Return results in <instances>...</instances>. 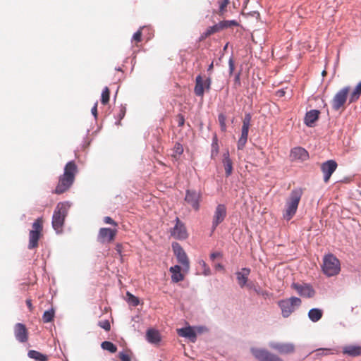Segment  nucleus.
<instances>
[{
    "label": "nucleus",
    "instance_id": "obj_47",
    "mask_svg": "<svg viewBox=\"0 0 361 361\" xmlns=\"http://www.w3.org/2000/svg\"><path fill=\"white\" fill-rule=\"evenodd\" d=\"M125 114H126V107L121 106L120 109V111H119V114L118 115L119 120H121L125 116Z\"/></svg>",
    "mask_w": 361,
    "mask_h": 361
},
{
    "label": "nucleus",
    "instance_id": "obj_52",
    "mask_svg": "<svg viewBox=\"0 0 361 361\" xmlns=\"http://www.w3.org/2000/svg\"><path fill=\"white\" fill-rule=\"evenodd\" d=\"M221 257V254L219 252H213L210 255V258L212 259V260H214L217 257Z\"/></svg>",
    "mask_w": 361,
    "mask_h": 361
},
{
    "label": "nucleus",
    "instance_id": "obj_35",
    "mask_svg": "<svg viewBox=\"0 0 361 361\" xmlns=\"http://www.w3.org/2000/svg\"><path fill=\"white\" fill-rule=\"evenodd\" d=\"M126 296L128 297L127 301L129 304L132 305L134 307H136L139 305L140 300L137 297H135L130 292H127Z\"/></svg>",
    "mask_w": 361,
    "mask_h": 361
},
{
    "label": "nucleus",
    "instance_id": "obj_14",
    "mask_svg": "<svg viewBox=\"0 0 361 361\" xmlns=\"http://www.w3.org/2000/svg\"><path fill=\"white\" fill-rule=\"evenodd\" d=\"M337 163L333 159L327 160L321 165V170L324 173V181L327 183L333 173L337 168Z\"/></svg>",
    "mask_w": 361,
    "mask_h": 361
},
{
    "label": "nucleus",
    "instance_id": "obj_20",
    "mask_svg": "<svg viewBox=\"0 0 361 361\" xmlns=\"http://www.w3.org/2000/svg\"><path fill=\"white\" fill-rule=\"evenodd\" d=\"M320 111L312 109L307 111L304 117V123L310 128L314 126V123L319 119Z\"/></svg>",
    "mask_w": 361,
    "mask_h": 361
},
{
    "label": "nucleus",
    "instance_id": "obj_22",
    "mask_svg": "<svg viewBox=\"0 0 361 361\" xmlns=\"http://www.w3.org/2000/svg\"><path fill=\"white\" fill-rule=\"evenodd\" d=\"M290 157L294 160L298 159L305 161L308 159L309 154L305 149L301 147H297L291 149Z\"/></svg>",
    "mask_w": 361,
    "mask_h": 361
},
{
    "label": "nucleus",
    "instance_id": "obj_41",
    "mask_svg": "<svg viewBox=\"0 0 361 361\" xmlns=\"http://www.w3.org/2000/svg\"><path fill=\"white\" fill-rule=\"evenodd\" d=\"M226 116L223 114H220L218 116V120L221 126V128L223 131L226 130Z\"/></svg>",
    "mask_w": 361,
    "mask_h": 361
},
{
    "label": "nucleus",
    "instance_id": "obj_34",
    "mask_svg": "<svg viewBox=\"0 0 361 361\" xmlns=\"http://www.w3.org/2000/svg\"><path fill=\"white\" fill-rule=\"evenodd\" d=\"M110 98V90L109 87H105L102 92L101 102L102 104L106 105L109 103Z\"/></svg>",
    "mask_w": 361,
    "mask_h": 361
},
{
    "label": "nucleus",
    "instance_id": "obj_12",
    "mask_svg": "<svg viewBox=\"0 0 361 361\" xmlns=\"http://www.w3.org/2000/svg\"><path fill=\"white\" fill-rule=\"evenodd\" d=\"M269 346L281 355L290 354L295 351V345L292 343L271 341L269 343Z\"/></svg>",
    "mask_w": 361,
    "mask_h": 361
},
{
    "label": "nucleus",
    "instance_id": "obj_44",
    "mask_svg": "<svg viewBox=\"0 0 361 361\" xmlns=\"http://www.w3.org/2000/svg\"><path fill=\"white\" fill-rule=\"evenodd\" d=\"M104 221L106 224H111V225H113L114 226H118V224L114 220H113L111 217H109V216L104 217Z\"/></svg>",
    "mask_w": 361,
    "mask_h": 361
},
{
    "label": "nucleus",
    "instance_id": "obj_49",
    "mask_svg": "<svg viewBox=\"0 0 361 361\" xmlns=\"http://www.w3.org/2000/svg\"><path fill=\"white\" fill-rule=\"evenodd\" d=\"M250 18L252 17L257 20L259 18V13L258 11H250L249 13Z\"/></svg>",
    "mask_w": 361,
    "mask_h": 361
},
{
    "label": "nucleus",
    "instance_id": "obj_27",
    "mask_svg": "<svg viewBox=\"0 0 361 361\" xmlns=\"http://www.w3.org/2000/svg\"><path fill=\"white\" fill-rule=\"evenodd\" d=\"M223 164L226 176H229L232 173L233 163L229 157L228 152L224 154Z\"/></svg>",
    "mask_w": 361,
    "mask_h": 361
},
{
    "label": "nucleus",
    "instance_id": "obj_51",
    "mask_svg": "<svg viewBox=\"0 0 361 361\" xmlns=\"http://www.w3.org/2000/svg\"><path fill=\"white\" fill-rule=\"evenodd\" d=\"M92 114L94 115V118H96L97 116V103L94 104V106L92 108Z\"/></svg>",
    "mask_w": 361,
    "mask_h": 361
},
{
    "label": "nucleus",
    "instance_id": "obj_6",
    "mask_svg": "<svg viewBox=\"0 0 361 361\" xmlns=\"http://www.w3.org/2000/svg\"><path fill=\"white\" fill-rule=\"evenodd\" d=\"M32 229L29 233L28 248L30 250L35 249L38 247V241L42 235L43 230V219L39 217L32 224Z\"/></svg>",
    "mask_w": 361,
    "mask_h": 361
},
{
    "label": "nucleus",
    "instance_id": "obj_56",
    "mask_svg": "<svg viewBox=\"0 0 361 361\" xmlns=\"http://www.w3.org/2000/svg\"><path fill=\"white\" fill-rule=\"evenodd\" d=\"M213 63H212L209 66V68H208V71H212V68H213Z\"/></svg>",
    "mask_w": 361,
    "mask_h": 361
},
{
    "label": "nucleus",
    "instance_id": "obj_19",
    "mask_svg": "<svg viewBox=\"0 0 361 361\" xmlns=\"http://www.w3.org/2000/svg\"><path fill=\"white\" fill-rule=\"evenodd\" d=\"M248 114L245 115L243 120V126L242 128L241 136L238 141V149H243L247 141V134H248Z\"/></svg>",
    "mask_w": 361,
    "mask_h": 361
},
{
    "label": "nucleus",
    "instance_id": "obj_43",
    "mask_svg": "<svg viewBox=\"0 0 361 361\" xmlns=\"http://www.w3.org/2000/svg\"><path fill=\"white\" fill-rule=\"evenodd\" d=\"M176 121H177V123H178V126L179 127L183 126L184 123H185V118H184V116L182 114H178L176 116Z\"/></svg>",
    "mask_w": 361,
    "mask_h": 361
},
{
    "label": "nucleus",
    "instance_id": "obj_37",
    "mask_svg": "<svg viewBox=\"0 0 361 361\" xmlns=\"http://www.w3.org/2000/svg\"><path fill=\"white\" fill-rule=\"evenodd\" d=\"M173 157H176V155H180L183 152V147L181 144L176 142L173 147Z\"/></svg>",
    "mask_w": 361,
    "mask_h": 361
},
{
    "label": "nucleus",
    "instance_id": "obj_18",
    "mask_svg": "<svg viewBox=\"0 0 361 361\" xmlns=\"http://www.w3.org/2000/svg\"><path fill=\"white\" fill-rule=\"evenodd\" d=\"M14 335L19 342H26L28 339V332L25 325L22 323H17L14 326Z\"/></svg>",
    "mask_w": 361,
    "mask_h": 361
},
{
    "label": "nucleus",
    "instance_id": "obj_8",
    "mask_svg": "<svg viewBox=\"0 0 361 361\" xmlns=\"http://www.w3.org/2000/svg\"><path fill=\"white\" fill-rule=\"evenodd\" d=\"M250 350L255 357L259 361H283L278 355L264 348H252Z\"/></svg>",
    "mask_w": 361,
    "mask_h": 361
},
{
    "label": "nucleus",
    "instance_id": "obj_11",
    "mask_svg": "<svg viewBox=\"0 0 361 361\" xmlns=\"http://www.w3.org/2000/svg\"><path fill=\"white\" fill-rule=\"evenodd\" d=\"M291 287L296 290L298 295L303 298H313L316 293L315 290L310 283L300 284L298 283H293Z\"/></svg>",
    "mask_w": 361,
    "mask_h": 361
},
{
    "label": "nucleus",
    "instance_id": "obj_1",
    "mask_svg": "<svg viewBox=\"0 0 361 361\" xmlns=\"http://www.w3.org/2000/svg\"><path fill=\"white\" fill-rule=\"evenodd\" d=\"M78 173V166L74 161L68 162L64 167L63 173L59 176V183L54 190L56 194H62L68 190L73 185L75 175Z\"/></svg>",
    "mask_w": 361,
    "mask_h": 361
},
{
    "label": "nucleus",
    "instance_id": "obj_57",
    "mask_svg": "<svg viewBox=\"0 0 361 361\" xmlns=\"http://www.w3.org/2000/svg\"><path fill=\"white\" fill-rule=\"evenodd\" d=\"M279 93L280 96L283 95L284 94V91L283 90H279Z\"/></svg>",
    "mask_w": 361,
    "mask_h": 361
},
{
    "label": "nucleus",
    "instance_id": "obj_26",
    "mask_svg": "<svg viewBox=\"0 0 361 361\" xmlns=\"http://www.w3.org/2000/svg\"><path fill=\"white\" fill-rule=\"evenodd\" d=\"M308 318L312 322H317L323 316V311L322 309L314 307L309 310L307 314Z\"/></svg>",
    "mask_w": 361,
    "mask_h": 361
},
{
    "label": "nucleus",
    "instance_id": "obj_29",
    "mask_svg": "<svg viewBox=\"0 0 361 361\" xmlns=\"http://www.w3.org/2000/svg\"><path fill=\"white\" fill-rule=\"evenodd\" d=\"M147 339L149 343H157L160 341L159 333L154 329H149L147 331Z\"/></svg>",
    "mask_w": 361,
    "mask_h": 361
},
{
    "label": "nucleus",
    "instance_id": "obj_16",
    "mask_svg": "<svg viewBox=\"0 0 361 361\" xmlns=\"http://www.w3.org/2000/svg\"><path fill=\"white\" fill-rule=\"evenodd\" d=\"M116 234V229L102 228L99 231L98 239L102 243H111L114 240Z\"/></svg>",
    "mask_w": 361,
    "mask_h": 361
},
{
    "label": "nucleus",
    "instance_id": "obj_55",
    "mask_svg": "<svg viewBox=\"0 0 361 361\" xmlns=\"http://www.w3.org/2000/svg\"><path fill=\"white\" fill-rule=\"evenodd\" d=\"M215 268H216V269H224L223 266H222L221 264H216V265L215 266Z\"/></svg>",
    "mask_w": 361,
    "mask_h": 361
},
{
    "label": "nucleus",
    "instance_id": "obj_36",
    "mask_svg": "<svg viewBox=\"0 0 361 361\" xmlns=\"http://www.w3.org/2000/svg\"><path fill=\"white\" fill-rule=\"evenodd\" d=\"M219 153V145L217 143V139L216 137H214L213 140V143L212 145V152H211V157L214 158L216 157Z\"/></svg>",
    "mask_w": 361,
    "mask_h": 361
},
{
    "label": "nucleus",
    "instance_id": "obj_24",
    "mask_svg": "<svg viewBox=\"0 0 361 361\" xmlns=\"http://www.w3.org/2000/svg\"><path fill=\"white\" fill-rule=\"evenodd\" d=\"M171 273V281L173 283H178L184 280V274L181 272V267L179 265H175L170 267Z\"/></svg>",
    "mask_w": 361,
    "mask_h": 361
},
{
    "label": "nucleus",
    "instance_id": "obj_45",
    "mask_svg": "<svg viewBox=\"0 0 361 361\" xmlns=\"http://www.w3.org/2000/svg\"><path fill=\"white\" fill-rule=\"evenodd\" d=\"M200 264L204 267V274L207 276L210 274V269L207 266L204 261L200 262Z\"/></svg>",
    "mask_w": 361,
    "mask_h": 361
},
{
    "label": "nucleus",
    "instance_id": "obj_10",
    "mask_svg": "<svg viewBox=\"0 0 361 361\" xmlns=\"http://www.w3.org/2000/svg\"><path fill=\"white\" fill-rule=\"evenodd\" d=\"M212 80L210 78L203 80L202 77L199 75L195 78V85L194 92L197 97H203L204 90L209 91L211 88Z\"/></svg>",
    "mask_w": 361,
    "mask_h": 361
},
{
    "label": "nucleus",
    "instance_id": "obj_3",
    "mask_svg": "<svg viewBox=\"0 0 361 361\" xmlns=\"http://www.w3.org/2000/svg\"><path fill=\"white\" fill-rule=\"evenodd\" d=\"M71 205L67 202L57 204L52 216V227L57 233L62 231L65 219Z\"/></svg>",
    "mask_w": 361,
    "mask_h": 361
},
{
    "label": "nucleus",
    "instance_id": "obj_31",
    "mask_svg": "<svg viewBox=\"0 0 361 361\" xmlns=\"http://www.w3.org/2000/svg\"><path fill=\"white\" fill-rule=\"evenodd\" d=\"M360 94H361V82H360L357 85V86L355 87L353 92L350 94V98H349V102L353 103V102H356L359 99Z\"/></svg>",
    "mask_w": 361,
    "mask_h": 361
},
{
    "label": "nucleus",
    "instance_id": "obj_7",
    "mask_svg": "<svg viewBox=\"0 0 361 361\" xmlns=\"http://www.w3.org/2000/svg\"><path fill=\"white\" fill-rule=\"evenodd\" d=\"M238 23L235 20H224L213 26L209 27L204 32H203L200 37V40H203L210 35L219 32L221 30L230 27L233 25H237Z\"/></svg>",
    "mask_w": 361,
    "mask_h": 361
},
{
    "label": "nucleus",
    "instance_id": "obj_9",
    "mask_svg": "<svg viewBox=\"0 0 361 361\" xmlns=\"http://www.w3.org/2000/svg\"><path fill=\"white\" fill-rule=\"evenodd\" d=\"M172 247L178 262L183 265V271L187 273L190 269V262L186 253L177 243H173Z\"/></svg>",
    "mask_w": 361,
    "mask_h": 361
},
{
    "label": "nucleus",
    "instance_id": "obj_48",
    "mask_svg": "<svg viewBox=\"0 0 361 361\" xmlns=\"http://www.w3.org/2000/svg\"><path fill=\"white\" fill-rule=\"evenodd\" d=\"M258 32H261L260 30H257V31H255L253 34H252L251 35V38H252V40L255 42L256 44L259 43V44H262V42H264V39H260L258 41H255V35L258 33Z\"/></svg>",
    "mask_w": 361,
    "mask_h": 361
},
{
    "label": "nucleus",
    "instance_id": "obj_15",
    "mask_svg": "<svg viewBox=\"0 0 361 361\" xmlns=\"http://www.w3.org/2000/svg\"><path fill=\"white\" fill-rule=\"evenodd\" d=\"M176 224L175 226L171 230V236L179 240L185 239L188 237L185 226L178 218H176Z\"/></svg>",
    "mask_w": 361,
    "mask_h": 361
},
{
    "label": "nucleus",
    "instance_id": "obj_46",
    "mask_svg": "<svg viewBox=\"0 0 361 361\" xmlns=\"http://www.w3.org/2000/svg\"><path fill=\"white\" fill-rule=\"evenodd\" d=\"M317 355H328L330 352V349L328 348H319L317 350Z\"/></svg>",
    "mask_w": 361,
    "mask_h": 361
},
{
    "label": "nucleus",
    "instance_id": "obj_40",
    "mask_svg": "<svg viewBox=\"0 0 361 361\" xmlns=\"http://www.w3.org/2000/svg\"><path fill=\"white\" fill-rule=\"evenodd\" d=\"M144 29V27H140L133 36V41L135 42V43L140 42L142 41V30Z\"/></svg>",
    "mask_w": 361,
    "mask_h": 361
},
{
    "label": "nucleus",
    "instance_id": "obj_4",
    "mask_svg": "<svg viewBox=\"0 0 361 361\" xmlns=\"http://www.w3.org/2000/svg\"><path fill=\"white\" fill-rule=\"evenodd\" d=\"M323 273L330 277L339 274L341 264L339 260L333 254L326 255L322 266Z\"/></svg>",
    "mask_w": 361,
    "mask_h": 361
},
{
    "label": "nucleus",
    "instance_id": "obj_25",
    "mask_svg": "<svg viewBox=\"0 0 361 361\" xmlns=\"http://www.w3.org/2000/svg\"><path fill=\"white\" fill-rule=\"evenodd\" d=\"M178 334L180 336L190 338L192 342L196 341L197 334L191 326L178 329Z\"/></svg>",
    "mask_w": 361,
    "mask_h": 361
},
{
    "label": "nucleus",
    "instance_id": "obj_21",
    "mask_svg": "<svg viewBox=\"0 0 361 361\" xmlns=\"http://www.w3.org/2000/svg\"><path fill=\"white\" fill-rule=\"evenodd\" d=\"M226 215V209L224 204H219L215 210L214 219H213V226L216 227L220 223H221Z\"/></svg>",
    "mask_w": 361,
    "mask_h": 361
},
{
    "label": "nucleus",
    "instance_id": "obj_2",
    "mask_svg": "<svg viewBox=\"0 0 361 361\" xmlns=\"http://www.w3.org/2000/svg\"><path fill=\"white\" fill-rule=\"evenodd\" d=\"M302 195L301 188H294L291 190L288 197L286 200L285 210L283 214V219L290 221L295 214L300 200Z\"/></svg>",
    "mask_w": 361,
    "mask_h": 361
},
{
    "label": "nucleus",
    "instance_id": "obj_30",
    "mask_svg": "<svg viewBox=\"0 0 361 361\" xmlns=\"http://www.w3.org/2000/svg\"><path fill=\"white\" fill-rule=\"evenodd\" d=\"M28 357L34 359L36 361H47L48 357L46 355L41 353L39 351L35 350H30L28 352Z\"/></svg>",
    "mask_w": 361,
    "mask_h": 361
},
{
    "label": "nucleus",
    "instance_id": "obj_28",
    "mask_svg": "<svg viewBox=\"0 0 361 361\" xmlns=\"http://www.w3.org/2000/svg\"><path fill=\"white\" fill-rule=\"evenodd\" d=\"M238 283L243 287L247 281L248 270L247 269H242L241 271L236 273Z\"/></svg>",
    "mask_w": 361,
    "mask_h": 361
},
{
    "label": "nucleus",
    "instance_id": "obj_5",
    "mask_svg": "<svg viewBox=\"0 0 361 361\" xmlns=\"http://www.w3.org/2000/svg\"><path fill=\"white\" fill-rule=\"evenodd\" d=\"M301 299L295 296L278 301L282 316L285 318L288 317L297 307L301 305Z\"/></svg>",
    "mask_w": 361,
    "mask_h": 361
},
{
    "label": "nucleus",
    "instance_id": "obj_32",
    "mask_svg": "<svg viewBox=\"0 0 361 361\" xmlns=\"http://www.w3.org/2000/svg\"><path fill=\"white\" fill-rule=\"evenodd\" d=\"M54 315H55V310L53 307H51L49 310H47L44 312V314L42 315V321L44 323L51 322L54 319Z\"/></svg>",
    "mask_w": 361,
    "mask_h": 361
},
{
    "label": "nucleus",
    "instance_id": "obj_42",
    "mask_svg": "<svg viewBox=\"0 0 361 361\" xmlns=\"http://www.w3.org/2000/svg\"><path fill=\"white\" fill-rule=\"evenodd\" d=\"M229 4V0H221L219 2V13L223 14L226 9L227 6Z\"/></svg>",
    "mask_w": 361,
    "mask_h": 361
},
{
    "label": "nucleus",
    "instance_id": "obj_23",
    "mask_svg": "<svg viewBox=\"0 0 361 361\" xmlns=\"http://www.w3.org/2000/svg\"><path fill=\"white\" fill-rule=\"evenodd\" d=\"M343 353L350 357L361 355V346L355 345H347L343 347Z\"/></svg>",
    "mask_w": 361,
    "mask_h": 361
},
{
    "label": "nucleus",
    "instance_id": "obj_50",
    "mask_svg": "<svg viewBox=\"0 0 361 361\" xmlns=\"http://www.w3.org/2000/svg\"><path fill=\"white\" fill-rule=\"evenodd\" d=\"M26 305L29 309V310L30 312H32L33 310H34V307L32 306V300L30 299H27L26 300Z\"/></svg>",
    "mask_w": 361,
    "mask_h": 361
},
{
    "label": "nucleus",
    "instance_id": "obj_13",
    "mask_svg": "<svg viewBox=\"0 0 361 361\" xmlns=\"http://www.w3.org/2000/svg\"><path fill=\"white\" fill-rule=\"evenodd\" d=\"M349 91L348 87H345L341 89L334 97L332 99V108L335 111H338L341 106L344 105L347 99L348 92Z\"/></svg>",
    "mask_w": 361,
    "mask_h": 361
},
{
    "label": "nucleus",
    "instance_id": "obj_17",
    "mask_svg": "<svg viewBox=\"0 0 361 361\" xmlns=\"http://www.w3.org/2000/svg\"><path fill=\"white\" fill-rule=\"evenodd\" d=\"M200 198L201 194L200 192L190 190L186 191L185 200L195 210H198L200 208Z\"/></svg>",
    "mask_w": 361,
    "mask_h": 361
},
{
    "label": "nucleus",
    "instance_id": "obj_38",
    "mask_svg": "<svg viewBox=\"0 0 361 361\" xmlns=\"http://www.w3.org/2000/svg\"><path fill=\"white\" fill-rule=\"evenodd\" d=\"M131 353L128 352H120L118 353V357L121 361H131Z\"/></svg>",
    "mask_w": 361,
    "mask_h": 361
},
{
    "label": "nucleus",
    "instance_id": "obj_54",
    "mask_svg": "<svg viewBox=\"0 0 361 361\" xmlns=\"http://www.w3.org/2000/svg\"><path fill=\"white\" fill-rule=\"evenodd\" d=\"M229 68H230L231 73H232L234 70V63H233V61L232 59H230V60H229Z\"/></svg>",
    "mask_w": 361,
    "mask_h": 361
},
{
    "label": "nucleus",
    "instance_id": "obj_39",
    "mask_svg": "<svg viewBox=\"0 0 361 361\" xmlns=\"http://www.w3.org/2000/svg\"><path fill=\"white\" fill-rule=\"evenodd\" d=\"M98 325L106 331H109L111 329L110 322L107 319L99 321Z\"/></svg>",
    "mask_w": 361,
    "mask_h": 361
},
{
    "label": "nucleus",
    "instance_id": "obj_33",
    "mask_svg": "<svg viewBox=\"0 0 361 361\" xmlns=\"http://www.w3.org/2000/svg\"><path fill=\"white\" fill-rule=\"evenodd\" d=\"M102 349L107 350L111 353H114L117 351V347L113 343L110 341H104L101 344Z\"/></svg>",
    "mask_w": 361,
    "mask_h": 361
},
{
    "label": "nucleus",
    "instance_id": "obj_53",
    "mask_svg": "<svg viewBox=\"0 0 361 361\" xmlns=\"http://www.w3.org/2000/svg\"><path fill=\"white\" fill-rule=\"evenodd\" d=\"M122 245L121 244H116V250L117 251V252L119 254V255H121V252H122Z\"/></svg>",
    "mask_w": 361,
    "mask_h": 361
}]
</instances>
